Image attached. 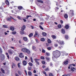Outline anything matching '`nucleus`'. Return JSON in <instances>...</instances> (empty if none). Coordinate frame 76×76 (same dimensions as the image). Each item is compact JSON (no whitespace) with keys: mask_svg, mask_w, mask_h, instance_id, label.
I'll use <instances>...</instances> for the list:
<instances>
[{"mask_svg":"<svg viewBox=\"0 0 76 76\" xmlns=\"http://www.w3.org/2000/svg\"><path fill=\"white\" fill-rule=\"evenodd\" d=\"M18 8L19 10H21L22 9V7L21 6H20L18 7Z\"/></svg>","mask_w":76,"mask_h":76,"instance_id":"bb28decb","label":"nucleus"},{"mask_svg":"<svg viewBox=\"0 0 76 76\" xmlns=\"http://www.w3.org/2000/svg\"><path fill=\"white\" fill-rule=\"evenodd\" d=\"M31 29H34V26H31Z\"/></svg>","mask_w":76,"mask_h":76,"instance_id":"4d7b16f0","label":"nucleus"},{"mask_svg":"<svg viewBox=\"0 0 76 76\" xmlns=\"http://www.w3.org/2000/svg\"><path fill=\"white\" fill-rule=\"evenodd\" d=\"M48 43H49V44H50V43H51V40L50 39H48Z\"/></svg>","mask_w":76,"mask_h":76,"instance_id":"f704fd0d","label":"nucleus"},{"mask_svg":"<svg viewBox=\"0 0 76 76\" xmlns=\"http://www.w3.org/2000/svg\"><path fill=\"white\" fill-rule=\"evenodd\" d=\"M42 63L43 64H45V61H42Z\"/></svg>","mask_w":76,"mask_h":76,"instance_id":"de8ad7c7","label":"nucleus"},{"mask_svg":"<svg viewBox=\"0 0 76 76\" xmlns=\"http://www.w3.org/2000/svg\"><path fill=\"white\" fill-rule=\"evenodd\" d=\"M34 60H35V63L36 64H37L38 65H39V63L38 62V61H39V60H40V59H38L37 58H36L34 59Z\"/></svg>","mask_w":76,"mask_h":76,"instance_id":"7ed1b4c3","label":"nucleus"},{"mask_svg":"<svg viewBox=\"0 0 76 76\" xmlns=\"http://www.w3.org/2000/svg\"><path fill=\"white\" fill-rule=\"evenodd\" d=\"M47 50H51V48L50 47H48Z\"/></svg>","mask_w":76,"mask_h":76,"instance_id":"72a5a7b5","label":"nucleus"},{"mask_svg":"<svg viewBox=\"0 0 76 76\" xmlns=\"http://www.w3.org/2000/svg\"><path fill=\"white\" fill-rule=\"evenodd\" d=\"M42 52L43 53H45V50L44 49H42Z\"/></svg>","mask_w":76,"mask_h":76,"instance_id":"c03bdc74","label":"nucleus"},{"mask_svg":"<svg viewBox=\"0 0 76 76\" xmlns=\"http://www.w3.org/2000/svg\"><path fill=\"white\" fill-rule=\"evenodd\" d=\"M46 56H50V53L48 52H46Z\"/></svg>","mask_w":76,"mask_h":76,"instance_id":"393cba45","label":"nucleus"},{"mask_svg":"<svg viewBox=\"0 0 76 76\" xmlns=\"http://www.w3.org/2000/svg\"><path fill=\"white\" fill-rule=\"evenodd\" d=\"M21 51L23 52H24V53H26V48H23L21 49Z\"/></svg>","mask_w":76,"mask_h":76,"instance_id":"39448f33","label":"nucleus"},{"mask_svg":"<svg viewBox=\"0 0 76 76\" xmlns=\"http://www.w3.org/2000/svg\"><path fill=\"white\" fill-rule=\"evenodd\" d=\"M70 12H71V15H74V13H73V12H74V11L73 10H70Z\"/></svg>","mask_w":76,"mask_h":76,"instance_id":"b1692460","label":"nucleus"},{"mask_svg":"<svg viewBox=\"0 0 76 76\" xmlns=\"http://www.w3.org/2000/svg\"><path fill=\"white\" fill-rule=\"evenodd\" d=\"M52 38H53V39H56V36H55V35H53L52 36Z\"/></svg>","mask_w":76,"mask_h":76,"instance_id":"79ce46f5","label":"nucleus"},{"mask_svg":"<svg viewBox=\"0 0 76 76\" xmlns=\"http://www.w3.org/2000/svg\"><path fill=\"white\" fill-rule=\"evenodd\" d=\"M40 58L41 59H42V60H44V57L43 56H41Z\"/></svg>","mask_w":76,"mask_h":76,"instance_id":"864d4df0","label":"nucleus"},{"mask_svg":"<svg viewBox=\"0 0 76 76\" xmlns=\"http://www.w3.org/2000/svg\"><path fill=\"white\" fill-rule=\"evenodd\" d=\"M23 20H24V22H26V19H23Z\"/></svg>","mask_w":76,"mask_h":76,"instance_id":"774afa93","label":"nucleus"},{"mask_svg":"<svg viewBox=\"0 0 76 76\" xmlns=\"http://www.w3.org/2000/svg\"><path fill=\"white\" fill-rule=\"evenodd\" d=\"M69 25H66L65 26V28L66 29H68L69 28Z\"/></svg>","mask_w":76,"mask_h":76,"instance_id":"c756f323","label":"nucleus"},{"mask_svg":"<svg viewBox=\"0 0 76 76\" xmlns=\"http://www.w3.org/2000/svg\"><path fill=\"white\" fill-rule=\"evenodd\" d=\"M58 42L61 45H63L64 44V42H63V41H59Z\"/></svg>","mask_w":76,"mask_h":76,"instance_id":"423d86ee","label":"nucleus"},{"mask_svg":"<svg viewBox=\"0 0 76 76\" xmlns=\"http://www.w3.org/2000/svg\"><path fill=\"white\" fill-rule=\"evenodd\" d=\"M18 18L20 20H21V18H20V16H19L18 17Z\"/></svg>","mask_w":76,"mask_h":76,"instance_id":"5fc2aeb1","label":"nucleus"},{"mask_svg":"<svg viewBox=\"0 0 76 76\" xmlns=\"http://www.w3.org/2000/svg\"><path fill=\"white\" fill-rule=\"evenodd\" d=\"M58 9H59V8H58L57 7H56L55 10L56 12L58 10Z\"/></svg>","mask_w":76,"mask_h":76,"instance_id":"a19ab883","label":"nucleus"},{"mask_svg":"<svg viewBox=\"0 0 76 76\" xmlns=\"http://www.w3.org/2000/svg\"><path fill=\"white\" fill-rule=\"evenodd\" d=\"M23 64L24 66H26L27 64V62L25 61H24L23 62Z\"/></svg>","mask_w":76,"mask_h":76,"instance_id":"0eeeda50","label":"nucleus"},{"mask_svg":"<svg viewBox=\"0 0 76 76\" xmlns=\"http://www.w3.org/2000/svg\"><path fill=\"white\" fill-rule=\"evenodd\" d=\"M25 28H26V26L25 25L23 26L21 29V31H24L25 29Z\"/></svg>","mask_w":76,"mask_h":76,"instance_id":"20e7f679","label":"nucleus"},{"mask_svg":"<svg viewBox=\"0 0 76 76\" xmlns=\"http://www.w3.org/2000/svg\"><path fill=\"white\" fill-rule=\"evenodd\" d=\"M33 72H34V73H36V70H34V71H33Z\"/></svg>","mask_w":76,"mask_h":76,"instance_id":"0e129e2a","label":"nucleus"},{"mask_svg":"<svg viewBox=\"0 0 76 76\" xmlns=\"http://www.w3.org/2000/svg\"><path fill=\"white\" fill-rule=\"evenodd\" d=\"M28 64L30 66H33V64L31 62L29 63Z\"/></svg>","mask_w":76,"mask_h":76,"instance_id":"7c9ffc66","label":"nucleus"},{"mask_svg":"<svg viewBox=\"0 0 76 76\" xmlns=\"http://www.w3.org/2000/svg\"><path fill=\"white\" fill-rule=\"evenodd\" d=\"M30 60L31 63H34V60H33V58H32V57H30Z\"/></svg>","mask_w":76,"mask_h":76,"instance_id":"aec40b11","label":"nucleus"},{"mask_svg":"<svg viewBox=\"0 0 76 76\" xmlns=\"http://www.w3.org/2000/svg\"><path fill=\"white\" fill-rule=\"evenodd\" d=\"M23 40L25 41H26L28 40V38L26 37H24L23 38Z\"/></svg>","mask_w":76,"mask_h":76,"instance_id":"f8f14e48","label":"nucleus"},{"mask_svg":"<svg viewBox=\"0 0 76 76\" xmlns=\"http://www.w3.org/2000/svg\"><path fill=\"white\" fill-rule=\"evenodd\" d=\"M41 41L42 42H44L45 41V39L44 38H42L41 39Z\"/></svg>","mask_w":76,"mask_h":76,"instance_id":"c85d7f7f","label":"nucleus"},{"mask_svg":"<svg viewBox=\"0 0 76 76\" xmlns=\"http://www.w3.org/2000/svg\"><path fill=\"white\" fill-rule=\"evenodd\" d=\"M54 45L55 47H58V44H55Z\"/></svg>","mask_w":76,"mask_h":76,"instance_id":"603ef678","label":"nucleus"},{"mask_svg":"<svg viewBox=\"0 0 76 76\" xmlns=\"http://www.w3.org/2000/svg\"><path fill=\"white\" fill-rule=\"evenodd\" d=\"M62 76H70L69 74H67V75L65 74L64 75H62Z\"/></svg>","mask_w":76,"mask_h":76,"instance_id":"4c0bfd02","label":"nucleus"},{"mask_svg":"<svg viewBox=\"0 0 76 76\" xmlns=\"http://www.w3.org/2000/svg\"><path fill=\"white\" fill-rule=\"evenodd\" d=\"M49 70V69H48V68H46L45 69V71H48Z\"/></svg>","mask_w":76,"mask_h":76,"instance_id":"8fccbe9b","label":"nucleus"},{"mask_svg":"<svg viewBox=\"0 0 76 76\" xmlns=\"http://www.w3.org/2000/svg\"><path fill=\"white\" fill-rule=\"evenodd\" d=\"M28 75H29L30 76H31V75H32V73L31 72H28Z\"/></svg>","mask_w":76,"mask_h":76,"instance_id":"c9c22d12","label":"nucleus"},{"mask_svg":"<svg viewBox=\"0 0 76 76\" xmlns=\"http://www.w3.org/2000/svg\"><path fill=\"white\" fill-rule=\"evenodd\" d=\"M42 35H43V36H46V35H47V34L45 32H43L42 33Z\"/></svg>","mask_w":76,"mask_h":76,"instance_id":"6ab92c4d","label":"nucleus"},{"mask_svg":"<svg viewBox=\"0 0 76 76\" xmlns=\"http://www.w3.org/2000/svg\"><path fill=\"white\" fill-rule=\"evenodd\" d=\"M26 53H27L28 54H30L31 52H30V50H28V49H26Z\"/></svg>","mask_w":76,"mask_h":76,"instance_id":"9b49d317","label":"nucleus"},{"mask_svg":"<svg viewBox=\"0 0 76 76\" xmlns=\"http://www.w3.org/2000/svg\"><path fill=\"white\" fill-rule=\"evenodd\" d=\"M18 74H19L20 75H21V74H22V72H20V71H18Z\"/></svg>","mask_w":76,"mask_h":76,"instance_id":"37998d69","label":"nucleus"},{"mask_svg":"<svg viewBox=\"0 0 76 76\" xmlns=\"http://www.w3.org/2000/svg\"><path fill=\"white\" fill-rule=\"evenodd\" d=\"M10 48H12V49H15L14 47H10Z\"/></svg>","mask_w":76,"mask_h":76,"instance_id":"e2e57ef3","label":"nucleus"},{"mask_svg":"<svg viewBox=\"0 0 76 76\" xmlns=\"http://www.w3.org/2000/svg\"><path fill=\"white\" fill-rule=\"evenodd\" d=\"M20 33L21 35H23V34H25V32H24V31H23L21 30V31L20 32Z\"/></svg>","mask_w":76,"mask_h":76,"instance_id":"dca6fc26","label":"nucleus"},{"mask_svg":"<svg viewBox=\"0 0 76 76\" xmlns=\"http://www.w3.org/2000/svg\"><path fill=\"white\" fill-rule=\"evenodd\" d=\"M38 35V32L37 31H35V34L34 36V37H35L36 36Z\"/></svg>","mask_w":76,"mask_h":76,"instance_id":"412c9836","label":"nucleus"},{"mask_svg":"<svg viewBox=\"0 0 76 76\" xmlns=\"http://www.w3.org/2000/svg\"><path fill=\"white\" fill-rule=\"evenodd\" d=\"M36 42L37 43H38L39 42V41H38V40L37 39H35Z\"/></svg>","mask_w":76,"mask_h":76,"instance_id":"09e8293b","label":"nucleus"},{"mask_svg":"<svg viewBox=\"0 0 76 76\" xmlns=\"http://www.w3.org/2000/svg\"><path fill=\"white\" fill-rule=\"evenodd\" d=\"M15 58L16 61H19V58L18 57H15Z\"/></svg>","mask_w":76,"mask_h":76,"instance_id":"5701e85b","label":"nucleus"},{"mask_svg":"<svg viewBox=\"0 0 76 76\" xmlns=\"http://www.w3.org/2000/svg\"><path fill=\"white\" fill-rule=\"evenodd\" d=\"M49 19V18H45V19L46 20H48Z\"/></svg>","mask_w":76,"mask_h":76,"instance_id":"052dcab7","label":"nucleus"},{"mask_svg":"<svg viewBox=\"0 0 76 76\" xmlns=\"http://www.w3.org/2000/svg\"><path fill=\"white\" fill-rule=\"evenodd\" d=\"M69 38V37L67 35H66L65 36V38L66 39H68Z\"/></svg>","mask_w":76,"mask_h":76,"instance_id":"ea45409f","label":"nucleus"},{"mask_svg":"<svg viewBox=\"0 0 76 76\" xmlns=\"http://www.w3.org/2000/svg\"><path fill=\"white\" fill-rule=\"evenodd\" d=\"M56 5L57 6H59V4H58V3H56Z\"/></svg>","mask_w":76,"mask_h":76,"instance_id":"69168bd1","label":"nucleus"},{"mask_svg":"<svg viewBox=\"0 0 76 76\" xmlns=\"http://www.w3.org/2000/svg\"><path fill=\"white\" fill-rule=\"evenodd\" d=\"M75 70V68L72 67L71 69V70H72V72H73V71H74V70Z\"/></svg>","mask_w":76,"mask_h":76,"instance_id":"2f4dec72","label":"nucleus"},{"mask_svg":"<svg viewBox=\"0 0 76 76\" xmlns=\"http://www.w3.org/2000/svg\"><path fill=\"white\" fill-rule=\"evenodd\" d=\"M1 70L2 73H4V70H3L2 68H1Z\"/></svg>","mask_w":76,"mask_h":76,"instance_id":"473e14b6","label":"nucleus"},{"mask_svg":"<svg viewBox=\"0 0 76 76\" xmlns=\"http://www.w3.org/2000/svg\"><path fill=\"white\" fill-rule=\"evenodd\" d=\"M15 75L16 76H19V75L17 73H15Z\"/></svg>","mask_w":76,"mask_h":76,"instance_id":"338daca9","label":"nucleus"},{"mask_svg":"<svg viewBox=\"0 0 76 76\" xmlns=\"http://www.w3.org/2000/svg\"><path fill=\"white\" fill-rule=\"evenodd\" d=\"M49 76H53V74L52 73H50L49 74Z\"/></svg>","mask_w":76,"mask_h":76,"instance_id":"6e6d98bb","label":"nucleus"},{"mask_svg":"<svg viewBox=\"0 0 76 76\" xmlns=\"http://www.w3.org/2000/svg\"><path fill=\"white\" fill-rule=\"evenodd\" d=\"M37 2L39 3H43V2L41 0H37Z\"/></svg>","mask_w":76,"mask_h":76,"instance_id":"a878e982","label":"nucleus"},{"mask_svg":"<svg viewBox=\"0 0 76 76\" xmlns=\"http://www.w3.org/2000/svg\"><path fill=\"white\" fill-rule=\"evenodd\" d=\"M10 29L11 31H14L15 30V27L13 26H11L10 27Z\"/></svg>","mask_w":76,"mask_h":76,"instance_id":"9d476101","label":"nucleus"},{"mask_svg":"<svg viewBox=\"0 0 76 76\" xmlns=\"http://www.w3.org/2000/svg\"><path fill=\"white\" fill-rule=\"evenodd\" d=\"M33 49L34 50L35 49V48H36V47L35 46H33Z\"/></svg>","mask_w":76,"mask_h":76,"instance_id":"bf43d9fd","label":"nucleus"},{"mask_svg":"<svg viewBox=\"0 0 76 76\" xmlns=\"http://www.w3.org/2000/svg\"><path fill=\"white\" fill-rule=\"evenodd\" d=\"M61 32L62 34H65V30L63 28L61 30Z\"/></svg>","mask_w":76,"mask_h":76,"instance_id":"1a4fd4ad","label":"nucleus"},{"mask_svg":"<svg viewBox=\"0 0 76 76\" xmlns=\"http://www.w3.org/2000/svg\"><path fill=\"white\" fill-rule=\"evenodd\" d=\"M3 27H4V28H7V26L6 25H3Z\"/></svg>","mask_w":76,"mask_h":76,"instance_id":"3c124183","label":"nucleus"},{"mask_svg":"<svg viewBox=\"0 0 76 76\" xmlns=\"http://www.w3.org/2000/svg\"><path fill=\"white\" fill-rule=\"evenodd\" d=\"M10 18L8 17L7 18V21H11V20H11V19H13V20H15V21H16V20L13 18L12 16H10Z\"/></svg>","mask_w":76,"mask_h":76,"instance_id":"f03ea898","label":"nucleus"},{"mask_svg":"<svg viewBox=\"0 0 76 76\" xmlns=\"http://www.w3.org/2000/svg\"><path fill=\"white\" fill-rule=\"evenodd\" d=\"M69 63V62L67 61H65L64 62V64L65 65H67Z\"/></svg>","mask_w":76,"mask_h":76,"instance_id":"a211bd4d","label":"nucleus"},{"mask_svg":"<svg viewBox=\"0 0 76 76\" xmlns=\"http://www.w3.org/2000/svg\"><path fill=\"white\" fill-rule=\"evenodd\" d=\"M43 73V74H45L46 73V72H45V71H43L42 72Z\"/></svg>","mask_w":76,"mask_h":76,"instance_id":"680f3d73","label":"nucleus"},{"mask_svg":"<svg viewBox=\"0 0 76 76\" xmlns=\"http://www.w3.org/2000/svg\"><path fill=\"white\" fill-rule=\"evenodd\" d=\"M6 3L7 5H9V2L7 0L6 1Z\"/></svg>","mask_w":76,"mask_h":76,"instance_id":"cd10ccee","label":"nucleus"},{"mask_svg":"<svg viewBox=\"0 0 76 76\" xmlns=\"http://www.w3.org/2000/svg\"><path fill=\"white\" fill-rule=\"evenodd\" d=\"M46 59L48 62H49V61H50V58H49L46 57Z\"/></svg>","mask_w":76,"mask_h":76,"instance_id":"4468645a","label":"nucleus"},{"mask_svg":"<svg viewBox=\"0 0 76 76\" xmlns=\"http://www.w3.org/2000/svg\"><path fill=\"white\" fill-rule=\"evenodd\" d=\"M39 27L41 29H42V30H44V28H42V27L40 25L39 26Z\"/></svg>","mask_w":76,"mask_h":76,"instance_id":"e433bc0d","label":"nucleus"},{"mask_svg":"<svg viewBox=\"0 0 76 76\" xmlns=\"http://www.w3.org/2000/svg\"><path fill=\"white\" fill-rule=\"evenodd\" d=\"M12 34L13 35H15L16 34V31H12Z\"/></svg>","mask_w":76,"mask_h":76,"instance_id":"f3484780","label":"nucleus"},{"mask_svg":"<svg viewBox=\"0 0 76 76\" xmlns=\"http://www.w3.org/2000/svg\"><path fill=\"white\" fill-rule=\"evenodd\" d=\"M19 56L20 57H21V58H22L23 57H24V56H23V53H21L20 54Z\"/></svg>","mask_w":76,"mask_h":76,"instance_id":"6e6552de","label":"nucleus"},{"mask_svg":"<svg viewBox=\"0 0 76 76\" xmlns=\"http://www.w3.org/2000/svg\"><path fill=\"white\" fill-rule=\"evenodd\" d=\"M20 64L19 63L18 64V66L19 68H20Z\"/></svg>","mask_w":76,"mask_h":76,"instance_id":"49530a36","label":"nucleus"},{"mask_svg":"<svg viewBox=\"0 0 76 76\" xmlns=\"http://www.w3.org/2000/svg\"><path fill=\"white\" fill-rule=\"evenodd\" d=\"M58 28H60L61 27V25L60 24H59L58 25Z\"/></svg>","mask_w":76,"mask_h":76,"instance_id":"58836bf2","label":"nucleus"},{"mask_svg":"<svg viewBox=\"0 0 76 76\" xmlns=\"http://www.w3.org/2000/svg\"><path fill=\"white\" fill-rule=\"evenodd\" d=\"M64 17L65 19H67V18H68V15H67V14L65 13Z\"/></svg>","mask_w":76,"mask_h":76,"instance_id":"ddd939ff","label":"nucleus"},{"mask_svg":"<svg viewBox=\"0 0 76 76\" xmlns=\"http://www.w3.org/2000/svg\"><path fill=\"white\" fill-rule=\"evenodd\" d=\"M8 53L10 54H13V52H12V51L11 50H9Z\"/></svg>","mask_w":76,"mask_h":76,"instance_id":"2eb2a0df","label":"nucleus"},{"mask_svg":"<svg viewBox=\"0 0 76 76\" xmlns=\"http://www.w3.org/2000/svg\"><path fill=\"white\" fill-rule=\"evenodd\" d=\"M31 69H32L31 67H28V70H31Z\"/></svg>","mask_w":76,"mask_h":76,"instance_id":"a18cd8bd","label":"nucleus"},{"mask_svg":"<svg viewBox=\"0 0 76 76\" xmlns=\"http://www.w3.org/2000/svg\"><path fill=\"white\" fill-rule=\"evenodd\" d=\"M60 56V52L58 50H56L53 52V60L55 61V62H57V61L56 60V58H55H55H58V57H59Z\"/></svg>","mask_w":76,"mask_h":76,"instance_id":"f257e3e1","label":"nucleus"},{"mask_svg":"<svg viewBox=\"0 0 76 76\" xmlns=\"http://www.w3.org/2000/svg\"><path fill=\"white\" fill-rule=\"evenodd\" d=\"M24 71H25V72L26 74V75H28V74L27 73V72L25 70H24Z\"/></svg>","mask_w":76,"mask_h":76,"instance_id":"13d9d810","label":"nucleus"},{"mask_svg":"<svg viewBox=\"0 0 76 76\" xmlns=\"http://www.w3.org/2000/svg\"><path fill=\"white\" fill-rule=\"evenodd\" d=\"M28 36H29V37H32V36H33V34H32V33H30L29 34Z\"/></svg>","mask_w":76,"mask_h":76,"instance_id":"4be33fe9","label":"nucleus"}]
</instances>
